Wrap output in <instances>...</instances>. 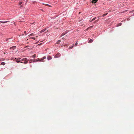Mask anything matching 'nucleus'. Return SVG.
Segmentation results:
<instances>
[{"instance_id":"31","label":"nucleus","mask_w":134,"mask_h":134,"mask_svg":"<svg viewBox=\"0 0 134 134\" xmlns=\"http://www.w3.org/2000/svg\"><path fill=\"white\" fill-rule=\"evenodd\" d=\"M24 33H26V31H25L24 32Z\"/></svg>"},{"instance_id":"14","label":"nucleus","mask_w":134,"mask_h":134,"mask_svg":"<svg viewBox=\"0 0 134 134\" xmlns=\"http://www.w3.org/2000/svg\"><path fill=\"white\" fill-rule=\"evenodd\" d=\"M108 14V13H107L106 14H103V15H102V16H106L107 14Z\"/></svg>"},{"instance_id":"23","label":"nucleus","mask_w":134,"mask_h":134,"mask_svg":"<svg viewBox=\"0 0 134 134\" xmlns=\"http://www.w3.org/2000/svg\"><path fill=\"white\" fill-rule=\"evenodd\" d=\"M32 59H30V63H31L32 62H31V61H32Z\"/></svg>"},{"instance_id":"26","label":"nucleus","mask_w":134,"mask_h":134,"mask_svg":"<svg viewBox=\"0 0 134 134\" xmlns=\"http://www.w3.org/2000/svg\"><path fill=\"white\" fill-rule=\"evenodd\" d=\"M93 27V26H90V27H89L88 28H88H92V27Z\"/></svg>"},{"instance_id":"17","label":"nucleus","mask_w":134,"mask_h":134,"mask_svg":"<svg viewBox=\"0 0 134 134\" xmlns=\"http://www.w3.org/2000/svg\"><path fill=\"white\" fill-rule=\"evenodd\" d=\"M32 38V39H33L34 40H35V38L34 37H31V38Z\"/></svg>"},{"instance_id":"24","label":"nucleus","mask_w":134,"mask_h":134,"mask_svg":"<svg viewBox=\"0 0 134 134\" xmlns=\"http://www.w3.org/2000/svg\"><path fill=\"white\" fill-rule=\"evenodd\" d=\"M33 33H32L29 36H33Z\"/></svg>"},{"instance_id":"1","label":"nucleus","mask_w":134,"mask_h":134,"mask_svg":"<svg viewBox=\"0 0 134 134\" xmlns=\"http://www.w3.org/2000/svg\"><path fill=\"white\" fill-rule=\"evenodd\" d=\"M20 61H21V62L20 63L24 64H26L28 63V60L26 58H24L23 59H20Z\"/></svg>"},{"instance_id":"16","label":"nucleus","mask_w":134,"mask_h":134,"mask_svg":"<svg viewBox=\"0 0 134 134\" xmlns=\"http://www.w3.org/2000/svg\"><path fill=\"white\" fill-rule=\"evenodd\" d=\"M16 48L15 46H13V47H11L10 48V49L12 48Z\"/></svg>"},{"instance_id":"32","label":"nucleus","mask_w":134,"mask_h":134,"mask_svg":"<svg viewBox=\"0 0 134 134\" xmlns=\"http://www.w3.org/2000/svg\"><path fill=\"white\" fill-rule=\"evenodd\" d=\"M73 46L72 47H71V48H72L73 47Z\"/></svg>"},{"instance_id":"5","label":"nucleus","mask_w":134,"mask_h":134,"mask_svg":"<svg viewBox=\"0 0 134 134\" xmlns=\"http://www.w3.org/2000/svg\"><path fill=\"white\" fill-rule=\"evenodd\" d=\"M98 0H92V2H91L92 3H96L97 2Z\"/></svg>"},{"instance_id":"10","label":"nucleus","mask_w":134,"mask_h":134,"mask_svg":"<svg viewBox=\"0 0 134 134\" xmlns=\"http://www.w3.org/2000/svg\"><path fill=\"white\" fill-rule=\"evenodd\" d=\"M93 42V40H92V39H90L89 41L88 42V43H92V42Z\"/></svg>"},{"instance_id":"20","label":"nucleus","mask_w":134,"mask_h":134,"mask_svg":"<svg viewBox=\"0 0 134 134\" xmlns=\"http://www.w3.org/2000/svg\"><path fill=\"white\" fill-rule=\"evenodd\" d=\"M134 12V10H133L132 11H131L130 12V13H133Z\"/></svg>"},{"instance_id":"6","label":"nucleus","mask_w":134,"mask_h":134,"mask_svg":"<svg viewBox=\"0 0 134 134\" xmlns=\"http://www.w3.org/2000/svg\"><path fill=\"white\" fill-rule=\"evenodd\" d=\"M46 30V28H45L43 30H41L40 32L41 33H42V32H44V31H45Z\"/></svg>"},{"instance_id":"3","label":"nucleus","mask_w":134,"mask_h":134,"mask_svg":"<svg viewBox=\"0 0 134 134\" xmlns=\"http://www.w3.org/2000/svg\"><path fill=\"white\" fill-rule=\"evenodd\" d=\"M60 56V54L59 53H57L55 56V57L57 58L59 57Z\"/></svg>"},{"instance_id":"29","label":"nucleus","mask_w":134,"mask_h":134,"mask_svg":"<svg viewBox=\"0 0 134 134\" xmlns=\"http://www.w3.org/2000/svg\"><path fill=\"white\" fill-rule=\"evenodd\" d=\"M64 34H62V36L64 35Z\"/></svg>"},{"instance_id":"28","label":"nucleus","mask_w":134,"mask_h":134,"mask_svg":"<svg viewBox=\"0 0 134 134\" xmlns=\"http://www.w3.org/2000/svg\"><path fill=\"white\" fill-rule=\"evenodd\" d=\"M22 7V5H21V6H20V7L21 8V7Z\"/></svg>"},{"instance_id":"12","label":"nucleus","mask_w":134,"mask_h":134,"mask_svg":"<svg viewBox=\"0 0 134 134\" xmlns=\"http://www.w3.org/2000/svg\"><path fill=\"white\" fill-rule=\"evenodd\" d=\"M1 64L3 65H4L5 64V63L4 62H2L1 63Z\"/></svg>"},{"instance_id":"21","label":"nucleus","mask_w":134,"mask_h":134,"mask_svg":"<svg viewBox=\"0 0 134 134\" xmlns=\"http://www.w3.org/2000/svg\"><path fill=\"white\" fill-rule=\"evenodd\" d=\"M22 2H20L19 3V5H21V4H22Z\"/></svg>"},{"instance_id":"19","label":"nucleus","mask_w":134,"mask_h":134,"mask_svg":"<svg viewBox=\"0 0 134 134\" xmlns=\"http://www.w3.org/2000/svg\"><path fill=\"white\" fill-rule=\"evenodd\" d=\"M96 17L92 19V20H95L96 19Z\"/></svg>"},{"instance_id":"27","label":"nucleus","mask_w":134,"mask_h":134,"mask_svg":"<svg viewBox=\"0 0 134 134\" xmlns=\"http://www.w3.org/2000/svg\"><path fill=\"white\" fill-rule=\"evenodd\" d=\"M93 20H92V19L91 20H90V22H91Z\"/></svg>"},{"instance_id":"30","label":"nucleus","mask_w":134,"mask_h":134,"mask_svg":"<svg viewBox=\"0 0 134 134\" xmlns=\"http://www.w3.org/2000/svg\"><path fill=\"white\" fill-rule=\"evenodd\" d=\"M111 12V11L110 10H109L108 11V12Z\"/></svg>"},{"instance_id":"9","label":"nucleus","mask_w":134,"mask_h":134,"mask_svg":"<svg viewBox=\"0 0 134 134\" xmlns=\"http://www.w3.org/2000/svg\"><path fill=\"white\" fill-rule=\"evenodd\" d=\"M8 22V21H0V22L2 23H7V22Z\"/></svg>"},{"instance_id":"11","label":"nucleus","mask_w":134,"mask_h":134,"mask_svg":"<svg viewBox=\"0 0 134 134\" xmlns=\"http://www.w3.org/2000/svg\"><path fill=\"white\" fill-rule=\"evenodd\" d=\"M36 54H35L34 55H33L32 56H31V57H32L33 58H35L36 57Z\"/></svg>"},{"instance_id":"25","label":"nucleus","mask_w":134,"mask_h":134,"mask_svg":"<svg viewBox=\"0 0 134 134\" xmlns=\"http://www.w3.org/2000/svg\"><path fill=\"white\" fill-rule=\"evenodd\" d=\"M98 21V20H96L95 21H94V22L96 23V22H97Z\"/></svg>"},{"instance_id":"18","label":"nucleus","mask_w":134,"mask_h":134,"mask_svg":"<svg viewBox=\"0 0 134 134\" xmlns=\"http://www.w3.org/2000/svg\"><path fill=\"white\" fill-rule=\"evenodd\" d=\"M77 42H76L75 44V46H77Z\"/></svg>"},{"instance_id":"2","label":"nucleus","mask_w":134,"mask_h":134,"mask_svg":"<svg viewBox=\"0 0 134 134\" xmlns=\"http://www.w3.org/2000/svg\"><path fill=\"white\" fill-rule=\"evenodd\" d=\"M21 58H19V59H18V58H15L14 59V60L17 63H19L20 62H21V61H20V60H19Z\"/></svg>"},{"instance_id":"33","label":"nucleus","mask_w":134,"mask_h":134,"mask_svg":"<svg viewBox=\"0 0 134 134\" xmlns=\"http://www.w3.org/2000/svg\"><path fill=\"white\" fill-rule=\"evenodd\" d=\"M8 40V39H6V40Z\"/></svg>"},{"instance_id":"8","label":"nucleus","mask_w":134,"mask_h":134,"mask_svg":"<svg viewBox=\"0 0 134 134\" xmlns=\"http://www.w3.org/2000/svg\"><path fill=\"white\" fill-rule=\"evenodd\" d=\"M46 58V57L45 56H44L42 58H41V59H40V61H42L43 60V59H45Z\"/></svg>"},{"instance_id":"13","label":"nucleus","mask_w":134,"mask_h":134,"mask_svg":"<svg viewBox=\"0 0 134 134\" xmlns=\"http://www.w3.org/2000/svg\"><path fill=\"white\" fill-rule=\"evenodd\" d=\"M61 41L60 40H59L57 42V44H58Z\"/></svg>"},{"instance_id":"22","label":"nucleus","mask_w":134,"mask_h":134,"mask_svg":"<svg viewBox=\"0 0 134 134\" xmlns=\"http://www.w3.org/2000/svg\"><path fill=\"white\" fill-rule=\"evenodd\" d=\"M121 23H120L119 24V26H121Z\"/></svg>"},{"instance_id":"4","label":"nucleus","mask_w":134,"mask_h":134,"mask_svg":"<svg viewBox=\"0 0 134 134\" xmlns=\"http://www.w3.org/2000/svg\"><path fill=\"white\" fill-rule=\"evenodd\" d=\"M40 59L39 58H37L36 59L33 60V62H38V61H40Z\"/></svg>"},{"instance_id":"7","label":"nucleus","mask_w":134,"mask_h":134,"mask_svg":"<svg viewBox=\"0 0 134 134\" xmlns=\"http://www.w3.org/2000/svg\"><path fill=\"white\" fill-rule=\"evenodd\" d=\"M52 59V57L50 56H49L47 57V59L48 60H50Z\"/></svg>"},{"instance_id":"15","label":"nucleus","mask_w":134,"mask_h":134,"mask_svg":"<svg viewBox=\"0 0 134 134\" xmlns=\"http://www.w3.org/2000/svg\"><path fill=\"white\" fill-rule=\"evenodd\" d=\"M46 5L47 6H49V7H51V6L50 5L48 4H46Z\"/></svg>"}]
</instances>
